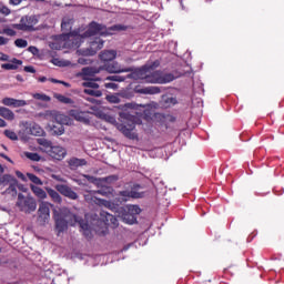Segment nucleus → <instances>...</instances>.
Masks as SVG:
<instances>
[{
  "mask_svg": "<svg viewBox=\"0 0 284 284\" xmlns=\"http://www.w3.org/2000/svg\"><path fill=\"white\" fill-rule=\"evenodd\" d=\"M121 30H125V28L121 24H114L108 28L101 23L91 22L89 24V29L84 33L81 34L79 31H73L69 32L67 37L69 41H72V48H79L81 43H83V40L88 39V37H94L95 34L108 37L109 34H114V32H121Z\"/></svg>",
  "mask_w": 284,
  "mask_h": 284,
  "instance_id": "nucleus-1",
  "label": "nucleus"
},
{
  "mask_svg": "<svg viewBox=\"0 0 284 284\" xmlns=\"http://www.w3.org/2000/svg\"><path fill=\"white\" fill-rule=\"evenodd\" d=\"M148 105L143 104H136V103H126L124 104V108L126 110L120 112V118L123 119V123H118L116 129L122 132L126 139H131L134 141V139L138 138L136 132H134V129L136 128V112L134 110H139V108H146ZM131 110V111H128Z\"/></svg>",
  "mask_w": 284,
  "mask_h": 284,
  "instance_id": "nucleus-2",
  "label": "nucleus"
},
{
  "mask_svg": "<svg viewBox=\"0 0 284 284\" xmlns=\"http://www.w3.org/2000/svg\"><path fill=\"white\" fill-rule=\"evenodd\" d=\"M154 68H159V61L148 63L141 69L134 71L128 75V79H144L146 83H170L174 79L172 74L161 73V71H154Z\"/></svg>",
  "mask_w": 284,
  "mask_h": 284,
  "instance_id": "nucleus-3",
  "label": "nucleus"
},
{
  "mask_svg": "<svg viewBox=\"0 0 284 284\" xmlns=\"http://www.w3.org/2000/svg\"><path fill=\"white\" fill-rule=\"evenodd\" d=\"M60 214L62 219L69 224V225H80L81 230H83L84 236L90 239V224L88 222L83 221L81 217L74 215V213L70 212L68 209H62L60 211Z\"/></svg>",
  "mask_w": 284,
  "mask_h": 284,
  "instance_id": "nucleus-4",
  "label": "nucleus"
},
{
  "mask_svg": "<svg viewBox=\"0 0 284 284\" xmlns=\"http://www.w3.org/2000/svg\"><path fill=\"white\" fill-rule=\"evenodd\" d=\"M16 207L24 214H32L37 211V200L30 195L26 196L23 193H19Z\"/></svg>",
  "mask_w": 284,
  "mask_h": 284,
  "instance_id": "nucleus-5",
  "label": "nucleus"
},
{
  "mask_svg": "<svg viewBox=\"0 0 284 284\" xmlns=\"http://www.w3.org/2000/svg\"><path fill=\"white\" fill-rule=\"evenodd\" d=\"M37 23H39L37 16H26L21 18L20 23L13 24V28L23 32H32Z\"/></svg>",
  "mask_w": 284,
  "mask_h": 284,
  "instance_id": "nucleus-6",
  "label": "nucleus"
},
{
  "mask_svg": "<svg viewBox=\"0 0 284 284\" xmlns=\"http://www.w3.org/2000/svg\"><path fill=\"white\" fill-rule=\"evenodd\" d=\"M50 207H52V203L45 201L40 202L38 209V223L40 225L50 223Z\"/></svg>",
  "mask_w": 284,
  "mask_h": 284,
  "instance_id": "nucleus-7",
  "label": "nucleus"
},
{
  "mask_svg": "<svg viewBox=\"0 0 284 284\" xmlns=\"http://www.w3.org/2000/svg\"><path fill=\"white\" fill-rule=\"evenodd\" d=\"M99 71L94 70L93 68H83L82 69V75L84 79V82H82L83 88H89L92 90H99V83H97L94 80L90 79V77H94Z\"/></svg>",
  "mask_w": 284,
  "mask_h": 284,
  "instance_id": "nucleus-8",
  "label": "nucleus"
},
{
  "mask_svg": "<svg viewBox=\"0 0 284 284\" xmlns=\"http://www.w3.org/2000/svg\"><path fill=\"white\" fill-rule=\"evenodd\" d=\"M104 69L106 72L111 74H121V72H132V68H123L119 62H106L104 64Z\"/></svg>",
  "mask_w": 284,
  "mask_h": 284,
  "instance_id": "nucleus-9",
  "label": "nucleus"
},
{
  "mask_svg": "<svg viewBox=\"0 0 284 284\" xmlns=\"http://www.w3.org/2000/svg\"><path fill=\"white\" fill-rule=\"evenodd\" d=\"M55 190L62 194V196H65L67 199H70L71 201H77L79 199V194L72 190V187L65 185V184H58L55 185Z\"/></svg>",
  "mask_w": 284,
  "mask_h": 284,
  "instance_id": "nucleus-10",
  "label": "nucleus"
},
{
  "mask_svg": "<svg viewBox=\"0 0 284 284\" xmlns=\"http://www.w3.org/2000/svg\"><path fill=\"white\" fill-rule=\"evenodd\" d=\"M47 154H49L51 159H55V161H63L68 152L62 146L57 145L51 146L50 150H47Z\"/></svg>",
  "mask_w": 284,
  "mask_h": 284,
  "instance_id": "nucleus-11",
  "label": "nucleus"
},
{
  "mask_svg": "<svg viewBox=\"0 0 284 284\" xmlns=\"http://www.w3.org/2000/svg\"><path fill=\"white\" fill-rule=\"evenodd\" d=\"M26 134H31V136H43V129L37 123H26L24 124Z\"/></svg>",
  "mask_w": 284,
  "mask_h": 284,
  "instance_id": "nucleus-12",
  "label": "nucleus"
},
{
  "mask_svg": "<svg viewBox=\"0 0 284 284\" xmlns=\"http://www.w3.org/2000/svg\"><path fill=\"white\" fill-rule=\"evenodd\" d=\"M84 199L88 203H98V205H102L103 207H108V210H113L114 209V203L108 201V200H103V199H97L94 196H92V193H89L87 195H84Z\"/></svg>",
  "mask_w": 284,
  "mask_h": 284,
  "instance_id": "nucleus-13",
  "label": "nucleus"
},
{
  "mask_svg": "<svg viewBox=\"0 0 284 284\" xmlns=\"http://www.w3.org/2000/svg\"><path fill=\"white\" fill-rule=\"evenodd\" d=\"M103 43L104 41L101 38H97L95 40L90 42V49L85 51L84 54L87 57H94V54L103 48Z\"/></svg>",
  "mask_w": 284,
  "mask_h": 284,
  "instance_id": "nucleus-14",
  "label": "nucleus"
},
{
  "mask_svg": "<svg viewBox=\"0 0 284 284\" xmlns=\"http://www.w3.org/2000/svg\"><path fill=\"white\" fill-rule=\"evenodd\" d=\"M52 123H58L60 125H68L70 123V116L59 112V111H52Z\"/></svg>",
  "mask_w": 284,
  "mask_h": 284,
  "instance_id": "nucleus-15",
  "label": "nucleus"
},
{
  "mask_svg": "<svg viewBox=\"0 0 284 284\" xmlns=\"http://www.w3.org/2000/svg\"><path fill=\"white\" fill-rule=\"evenodd\" d=\"M54 221L58 234H61V232H65V230H68L69 224L65 222L60 213L54 212Z\"/></svg>",
  "mask_w": 284,
  "mask_h": 284,
  "instance_id": "nucleus-16",
  "label": "nucleus"
},
{
  "mask_svg": "<svg viewBox=\"0 0 284 284\" xmlns=\"http://www.w3.org/2000/svg\"><path fill=\"white\" fill-rule=\"evenodd\" d=\"M49 132L51 136H62V134H65V126L52 122L49 124Z\"/></svg>",
  "mask_w": 284,
  "mask_h": 284,
  "instance_id": "nucleus-17",
  "label": "nucleus"
},
{
  "mask_svg": "<svg viewBox=\"0 0 284 284\" xmlns=\"http://www.w3.org/2000/svg\"><path fill=\"white\" fill-rule=\"evenodd\" d=\"M68 165L70 170H79V168L88 165V161L85 159L71 158L68 160Z\"/></svg>",
  "mask_w": 284,
  "mask_h": 284,
  "instance_id": "nucleus-18",
  "label": "nucleus"
},
{
  "mask_svg": "<svg viewBox=\"0 0 284 284\" xmlns=\"http://www.w3.org/2000/svg\"><path fill=\"white\" fill-rule=\"evenodd\" d=\"M101 61L108 63L110 61H114L116 59V51L115 50H105L100 53Z\"/></svg>",
  "mask_w": 284,
  "mask_h": 284,
  "instance_id": "nucleus-19",
  "label": "nucleus"
},
{
  "mask_svg": "<svg viewBox=\"0 0 284 284\" xmlns=\"http://www.w3.org/2000/svg\"><path fill=\"white\" fill-rule=\"evenodd\" d=\"M120 203H125L129 199H139L141 194H139L136 191H122L120 192Z\"/></svg>",
  "mask_w": 284,
  "mask_h": 284,
  "instance_id": "nucleus-20",
  "label": "nucleus"
},
{
  "mask_svg": "<svg viewBox=\"0 0 284 284\" xmlns=\"http://www.w3.org/2000/svg\"><path fill=\"white\" fill-rule=\"evenodd\" d=\"M19 65H23V61L13 58L11 63H4L1 65L2 70H19Z\"/></svg>",
  "mask_w": 284,
  "mask_h": 284,
  "instance_id": "nucleus-21",
  "label": "nucleus"
},
{
  "mask_svg": "<svg viewBox=\"0 0 284 284\" xmlns=\"http://www.w3.org/2000/svg\"><path fill=\"white\" fill-rule=\"evenodd\" d=\"M0 116L6 121H14V112L6 106H0Z\"/></svg>",
  "mask_w": 284,
  "mask_h": 284,
  "instance_id": "nucleus-22",
  "label": "nucleus"
},
{
  "mask_svg": "<svg viewBox=\"0 0 284 284\" xmlns=\"http://www.w3.org/2000/svg\"><path fill=\"white\" fill-rule=\"evenodd\" d=\"M47 193L49 194L50 199L53 201V203L61 204L63 202V199L59 194V192L54 191V189L47 187Z\"/></svg>",
  "mask_w": 284,
  "mask_h": 284,
  "instance_id": "nucleus-23",
  "label": "nucleus"
},
{
  "mask_svg": "<svg viewBox=\"0 0 284 284\" xmlns=\"http://www.w3.org/2000/svg\"><path fill=\"white\" fill-rule=\"evenodd\" d=\"M31 192L38 197V199H48V193L45 191L37 185L31 184L30 185Z\"/></svg>",
  "mask_w": 284,
  "mask_h": 284,
  "instance_id": "nucleus-24",
  "label": "nucleus"
},
{
  "mask_svg": "<svg viewBox=\"0 0 284 284\" xmlns=\"http://www.w3.org/2000/svg\"><path fill=\"white\" fill-rule=\"evenodd\" d=\"M17 185H19V181H17V178L13 179V181L9 184V187L6 189L3 194H9L10 196H17Z\"/></svg>",
  "mask_w": 284,
  "mask_h": 284,
  "instance_id": "nucleus-25",
  "label": "nucleus"
},
{
  "mask_svg": "<svg viewBox=\"0 0 284 284\" xmlns=\"http://www.w3.org/2000/svg\"><path fill=\"white\" fill-rule=\"evenodd\" d=\"M121 219L126 225H134V223H136V216H133L129 211H124Z\"/></svg>",
  "mask_w": 284,
  "mask_h": 284,
  "instance_id": "nucleus-26",
  "label": "nucleus"
},
{
  "mask_svg": "<svg viewBox=\"0 0 284 284\" xmlns=\"http://www.w3.org/2000/svg\"><path fill=\"white\" fill-rule=\"evenodd\" d=\"M14 176H12L11 174H0V190H2V187L8 186L12 181H14Z\"/></svg>",
  "mask_w": 284,
  "mask_h": 284,
  "instance_id": "nucleus-27",
  "label": "nucleus"
},
{
  "mask_svg": "<svg viewBox=\"0 0 284 284\" xmlns=\"http://www.w3.org/2000/svg\"><path fill=\"white\" fill-rule=\"evenodd\" d=\"M72 23H74V19L63 18L61 23V29L63 32H70L72 30Z\"/></svg>",
  "mask_w": 284,
  "mask_h": 284,
  "instance_id": "nucleus-28",
  "label": "nucleus"
},
{
  "mask_svg": "<svg viewBox=\"0 0 284 284\" xmlns=\"http://www.w3.org/2000/svg\"><path fill=\"white\" fill-rule=\"evenodd\" d=\"M73 116L75 121H80L81 123H85V124L90 123V118H88L85 112L74 111Z\"/></svg>",
  "mask_w": 284,
  "mask_h": 284,
  "instance_id": "nucleus-29",
  "label": "nucleus"
},
{
  "mask_svg": "<svg viewBox=\"0 0 284 284\" xmlns=\"http://www.w3.org/2000/svg\"><path fill=\"white\" fill-rule=\"evenodd\" d=\"M162 101L164 103V108H170L172 105H176L178 101H176V98L174 97H168V95H164L162 98Z\"/></svg>",
  "mask_w": 284,
  "mask_h": 284,
  "instance_id": "nucleus-30",
  "label": "nucleus"
},
{
  "mask_svg": "<svg viewBox=\"0 0 284 284\" xmlns=\"http://www.w3.org/2000/svg\"><path fill=\"white\" fill-rule=\"evenodd\" d=\"M105 221H106L108 225H113V227H116L119 225V219H116V216H114L110 213H106Z\"/></svg>",
  "mask_w": 284,
  "mask_h": 284,
  "instance_id": "nucleus-31",
  "label": "nucleus"
},
{
  "mask_svg": "<svg viewBox=\"0 0 284 284\" xmlns=\"http://www.w3.org/2000/svg\"><path fill=\"white\" fill-rule=\"evenodd\" d=\"M143 94H160L161 89L159 87H148L142 89Z\"/></svg>",
  "mask_w": 284,
  "mask_h": 284,
  "instance_id": "nucleus-32",
  "label": "nucleus"
},
{
  "mask_svg": "<svg viewBox=\"0 0 284 284\" xmlns=\"http://www.w3.org/2000/svg\"><path fill=\"white\" fill-rule=\"evenodd\" d=\"M84 94H89L90 97H103V92L95 89H84Z\"/></svg>",
  "mask_w": 284,
  "mask_h": 284,
  "instance_id": "nucleus-33",
  "label": "nucleus"
},
{
  "mask_svg": "<svg viewBox=\"0 0 284 284\" xmlns=\"http://www.w3.org/2000/svg\"><path fill=\"white\" fill-rule=\"evenodd\" d=\"M27 176L31 183H34L36 185H43L41 179H39V176L34 175L33 173H28Z\"/></svg>",
  "mask_w": 284,
  "mask_h": 284,
  "instance_id": "nucleus-34",
  "label": "nucleus"
},
{
  "mask_svg": "<svg viewBox=\"0 0 284 284\" xmlns=\"http://www.w3.org/2000/svg\"><path fill=\"white\" fill-rule=\"evenodd\" d=\"M126 212L133 216H136L138 214H141V207H139V205H129Z\"/></svg>",
  "mask_w": 284,
  "mask_h": 284,
  "instance_id": "nucleus-35",
  "label": "nucleus"
},
{
  "mask_svg": "<svg viewBox=\"0 0 284 284\" xmlns=\"http://www.w3.org/2000/svg\"><path fill=\"white\" fill-rule=\"evenodd\" d=\"M38 143L39 145H42V148H45V150H50V148H52V142L50 140H47V139H38Z\"/></svg>",
  "mask_w": 284,
  "mask_h": 284,
  "instance_id": "nucleus-36",
  "label": "nucleus"
},
{
  "mask_svg": "<svg viewBox=\"0 0 284 284\" xmlns=\"http://www.w3.org/2000/svg\"><path fill=\"white\" fill-rule=\"evenodd\" d=\"M32 97L33 99H37V101H44V102L50 101V97L47 95L45 93H33Z\"/></svg>",
  "mask_w": 284,
  "mask_h": 284,
  "instance_id": "nucleus-37",
  "label": "nucleus"
},
{
  "mask_svg": "<svg viewBox=\"0 0 284 284\" xmlns=\"http://www.w3.org/2000/svg\"><path fill=\"white\" fill-rule=\"evenodd\" d=\"M24 156L30 161H41V155H39V153L26 152Z\"/></svg>",
  "mask_w": 284,
  "mask_h": 284,
  "instance_id": "nucleus-38",
  "label": "nucleus"
},
{
  "mask_svg": "<svg viewBox=\"0 0 284 284\" xmlns=\"http://www.w3.org/2000/svg\"><path fill=\"white\" fill-rule=\"evenodd\" d=\"M53 64L58 65L59 68H68V65H70V61L53 59Z\"/></svg>",
  "mask_w": 284,
  "mask_h": 284,
  "instance_id": "nucleus-39",
  "label": "nucleus"
},
{
  "mask_svg": "<svg viewBox=\"0 0 284 284\" xmlns=\"http://www.w3.org/2000/svg\"><path fill=\"white\" fill-rule=\"evenodd\" d=\"M4 136H7V139H10L11 141H18L19 140V136L12 130H6L4 131Z\"/></svg>",
  "mask_w": 284,
  "mask_h": 284,
  "instance_id": "nucleus-40",
  "label": "nucleus"
},
{
  "mask_svg": "<svg viewBox=\"0 0 284 284\" xmlns=\"http://www.w3.org/2000/svg\"><path fill=\"white\" fill-rule=\"evenodd\" d=\"M14 98H3L2 99V104L7 105L8 108H14Z\"/></svg>",
  "mask_w": 284,
  "mask_h": 284,
  "instance_id": "nucleus-41",
  "label": "nucleus"
},
{
  "mask_svg": "<svg viewBox=\"0 0 284 284\" xmlns=\"http://www.w3.org/2000/svg\"><path fill=\"white\" fill-rule=\"evenodd\" d=\"M108 81H116L118 83H123L125 81V77L123 75H111L106 78Z\"/></svg>",
  "mask_w": 284,
  "mask_h": 284,
  "instance_id": "nucleus-42",
  "label": "nucleus"
},
{
  "mask_svg": "<svg viewBox=\"0 0 284 284\" xmlns=\"http://www.w3.org/2000/svg\"><path fill=\"white\" fill-rule=\"evenodd\" d=\"M0 34H7V37H17V31L14 29L4 28Z\"/></svg>",
  "mask_w": 284,
  "mask_h": 284,
  "instance_id": "nucleus-43",
  "label": "nucleus"
},
{
  "mask_svg": "<svg viewBox=\"0 0 284 284\" xmlns=\"http://www.w3.org/2000/svg\"><path fill=\"white\" fill-rule=\"evenodd\" d=\"M14 45L17 48H28V40H24V39H17L14 41Z\"/></svg>",
  "mask_w": 284,
  "mask_h": 284,
  "instance_id": "nucleus-44",
  "label": "nucleus"
},
{
  "mask_svg": "<svg viewBox=\"0 0 284 284\" xmlns=\"http://www.w3.org/2000/svg\"><path fill=\"white\" fill-rule=\"evenodd\" d=\"M11 11L10 8H8L6 4L0 3V14H3V17L10 16Z\"/></svg>",
  "mask_w": 284,
  "mask_h": 284,
  "instance_id": "nucleus-45",
  "label": "nucleus"
},
{
  "mask_svg": "<svg viewBox=\"0 0 284 284\" xmlns=\"http://www.w3.org/2000/svg\"><path fill=\"white\" fill-rule=\"evenodd\" d=\"M28 105V101L26 100H14L13 108H26Z\"/></svg>",
  "mask_w": 284,
  "mask_h": 284,
  "instance_id": "nucleus-46",
  "label": "nucleus"
},
{
  "mask_svg": "<svg viewBox=\"0 0 284 284\" xmlns=\"http://www.w3.org/2000/svg\"><path fill=\"white\" fill-rule=\"evenodd\" d=\"M106 101H109V103H121L119 95H108Z\"/></svg>",
  "mask_w": 284,
  "mask_h": 284,
  "instance_id": "nucleus-47",
  "label": "nucleus"
},
{
  "mask_svg": "<svg viewBox=\"0 0 284 284\" xmlns=\"http://www.w3.org/2000/svg\"><path fill=\"white\" fill-rule=\"evenodd\" d=\"M58 100H60L61 103H67V104L72 103V99H70L65 95H58Z\"/></svg>",
  "mask_w": 284,
  "mask_h": 284,
  "instance_id": "nucleus-48",
  "label": "nucleus"
},
{
  "mask_svg": "<svg viewBox=\"0 0 284 284\" xmlns=\"http://www.w3.org/2000/svg\"><path fill=\"white\" fill-rule=\"evenodd\" d=\"M105 183H113V181H119V176L116 175H110L108 178H104Z\"/></svg>",
  "mask_w": 284,
  "mask_h": 284,
  "instance_id": "nucleus-49",
  "label": "nucleus"
},
{
  "mask_svg": "<svg viewBox=\"0 0 284 284\" xmlns=\"http://www.w3.org/2000/svg\"><path fill=\"white\" fill-rule=\"evenodd\" d=\"M28 52H31V54H33V57H38V54H39L38 48L32 47V45L28 48Z\"/></svg>",
  "mask_w": 284,
  "mask_h": 284,
  "instance_id": "nucleus-50",
  "label": "nucleus"
},
{
  "mask_svg": "<svg viewBox=\"0 0 284 284\" xmlns=\"http://www.w3.org/2000/svg\"><path fill=\"white\" fill-rule=\"evenodd\" d=\"M10 43V39L3 36H0V45H8Z\"/></svg>",
  "mask_w": 284,
  "mask_h": 284,
  "instance_id": "nucleus-51",
  "label": "nucleus"
},
{
  "mask_svg": "<svg viewBox=\"0 0 284 284\" xmlns=\"http://www.w3.org/2000/svg\"><path fill=\"white\" fill-rule=\"evenodd\" d=\"M78 63H80V65H88V63H90V60L85 58H79Z\"/></svg>",
  "mask_w": 284,
  "mask_h": 284,
  "instance_id": "nucleus-52",
  "label": "nucleus"
},
{
  "mask_svg": "<svg viewBox=\"0 0 284 284\" xmlns=\"http://www.w3.org/2000/svg\"><path fill=\"white\" fill-rule=\"evenodd\" d=\"M24 72H30L31 74H34L37 70L32 65L24 67Z\"/></svg>",
  "mask_w": 284,
  "mask_h": 284,
  "instance_id": "nucleus-53",
  "label": "nucleus"
},
{
  "mask_svg": "<svg viewBox=\"0 0 284 284\" xmlns=\"http://www.w3.org/2000/svg\"><path fill=\"white\" fill-rule=\"evenodd\" d=\"M51 179H54V181H59L60 183H63L65 180L61 175L52 174Z\"/></svg>",
  "mask_w": 284,
  "mask_h": 284,
  "instance_id": "nucleus-54",
  "label": "nucleus"
},
{
  "mask_svg": "<svg viewBox=\"0 0 284 284\" xmlns=\"http://www.w3.org/2000/svg\"><path fill=\"white\" fill-rule=\"evenodd\" d=\"M83 178L87 179V181L90 183H94V181H97V178L92 175L83 174Z\"/></svg>",
  "mask_w": 284,
  "mask_h": 284,
  "instance_id": "nucleus-55",
  "label": "nucleus"
},
{
  "mask_svg": "<svg viewBox=\"0 0 284 284\" xmlns=\"http://www.w3.org/2000/svg\"><path fill=\"white\" fill-rule=\"evenodd\" d=\"M0 61H10V55L0 52Z\"/></svg>",
  "mask_w": 284,
  "mask_h": 284,
  "instance_id": "nucleus-56",
  "label": "nucleus"
},
{
  "mask_svg": "<svg viewBox=\"0 0 284 284\" xmlns=\"http://www.w3.org/2000/svg\"><path fill=\"white\" fill-rule=\"evenodd\" d=\"M105 88L110 90H116L118 85L114 82L105 83Z\"/></svg>",
  "mask_w": 284,
  "mask_h": 284,
  "instance_id": "nucleus-57",
  "label": "nucleus"
},
{
  "mask_svg": "<svg viewBox=\"0 0 284 284\" xmlns=\"http://www.w3.org/2000/svg\"><path fill=\"white\" fill-rule=\"evenodd\" d=\"M23 0H9L10 6H20Z\"/></svg>",
  "mask_w": 284,
  "mask_h": 284,
  "instance_id": "nucleus-58",
  "label": "nucleus"
},
{
  "mask_svg": "<svg viewBox=\"0 0 284 284\" xmlns=\"http://www.w3.org/2000/svg\"><path fill=\"white\" fill-rule=\"evenodd\" d=\"M16 175L18 176V179H21L22 181H26V175H23L21 173V171H16Z\"/></svg>",
  "mask_w": 284,
  "mask_h": 284,
  "instance_id": "nucleus-59",
  "label": "nucleus"
},
{
  "mask_svg": "<svg viewBox=\"0 0 284 284\" xmlns=\"http://www.w3.org/2000/svg\"><path fill=\"white\" fill-rule=\"evenodd\" d=\"M0 156L2 159H6V161H9V163H12V159H10L8 155H6L4 153H0Z\"/></svg>",
  "mask_w": 284,
  "mask_h": 284,
  "instance_id": "nucleus-60",
  "label": "nucleus"
},
{
  "mask_svg": "<svg viewBox=\"0 0 284 284\" xmlns=\"http://www.w3.org/2000/svg\"><path fill=\"white\" fill-rule=\"evenodd\" d=\"M7 126H8V123L4 122V120L0 118V128H7Z\"/></svg>",
  "mask_w": 284,
  "mask_h": 284,
  "instance_id": "nucleus-61",
  "label": "nucleus"
},
{
  "mask_svg": "<svg viewBox=\"0 0 284 284\" xmlns=\"http://www.w3.org/2000/svg\"><path fill=\"white\" fill-rule=\"evenodd\" d=\"M108 121H109V123H113V124L116 123V119H114L112 116H109Z\"/></svg>",
  "mask_w": 284,
  "mask_h": 284,
  "instance_id": "nucleus-62",
  "label": "nucleus"
},
{
  "mask_svg": "<svg viewBox=\"0 0 284 284\" xmlns=\"http://www.w3.org/2000/svg\"><path fill=\"white\" fill-rule=\"evenodd\" d=\"M16 79L17 81H20V83H23V77L21 74H18Z\"/></svg>",
  "mask_w": 284,
  "mask_h": 284,
  "instance_id": "nucleus-63",
  "label": "nucleus"
},
{
  "mask_svg": "<svg viewBox=\"0 0 284 284\" xmlns=\"http://www.w3.org/2000/svg\"><path fill=\"white\" fill-rule=\"evenodd\" d=\"M40 83H45L48 81V78L41 77L39 78Z\"/></svg>",
  "mask_w": 284,
  "mask_h": 284,
  "instance_id": "nucleus-64",
  "label": "nucleus"
}]
</instances>
